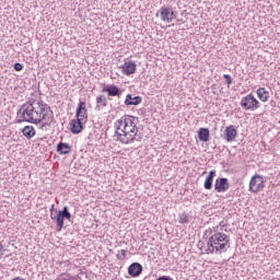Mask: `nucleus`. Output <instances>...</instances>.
Wrapping results in <instances>:
<instances>
[{"mask_svg":"<svg viewBox=\"0 0 280 280\" xmlns=\"http://www.w3.org/2000/svg\"><path fill=\"white\" fill-rule=\"evenodd\" d=\"M178 12H176L171 5L164 4L158 12L156 16H160L164 23H172L176 19Z\"/></svg>","mask_w":280,"mask_h":280,"instance_id":"obj_5","label":"nucleus"},{"mask_svg":"<svg viewBox=\"0 0 280 280\" xmlns=\"http://www.w3.org/2000/svg\"><path fill=\"white\" fill-rule=\"evenodd\" d=\"M143 102V98L141 96H132V94H127L125 100L126 106H139Z\"/></svg>","mask_w":280,"mask_h":280,"instance_id":"obj_15","label":"nucleus"},{"mask_svg":"<svg viewBox=\"0 0 280 280\" xmlns=\"http://www.w3.org/2000/svg\"><path fill=\"white\" fill-rule=\"evenodd\" d=\"M141 272H143V266L139 262H133L128 267V275L130 277H140Z\"/></svg>","mask_w":280,"mask_h":280,"instance_id":"obj_14","label":"nucleus"},{"mask_svg":"<svg viewBox=\"0 0 280 280\" xmlns=\"http://www.w3.org/2000/svg\"><path fill=\"white\" fill-rule=\"evenodd\" d=\"M75 118L85 122L89 121V109H86V102L80 101L75 112Z\"/></svg>","mask_w":280,"mask_h":280,"instance_id":"obj_8","label":"nucleus"},{"mask_svg":"<svg viewBox=\"0 0 280 280\" xmlns=\"http://www.w3.org/2000/svg\"><path fill=\"white\" fill-rule=\"evenodd\" d=\"M223 78L228 85L233 84V79L231 78V74H224Z\"/></svg>","mask_w":280,"mask_h":280,"instance_id":"obj_24","label":"nucleus"},{"mask_svg":"<svg viewBox=\"0 0 280 280\" xmlns=\"http://www.w3.org/2000/svg\"><path fill=\"white\" fill-rule=\"evenodd\" d=\"M46 120L43 125L51 126L54 124V112L49 105L40 101H32L31 103H24L22 107L18 110V124H40V121Z\"/></svg>","mask_w":280,"mask_h":280,"instance_id":"obj_1","label":"nucleus"},{"mask_svg":"<svg viewBox=\"0 0 280 280\" xmlns=\"http://www.w3.org/2000/svg\"><path fill=\"white\" fill-rule=\"evenodd\" d=\"M259 106V101H257L253 94H248L241 100L243 110H257Z\"/></svg>","mask_w":280,"mask_h":280,"instance_id":"obj_6","label":"nucleus"},{"mask_svg":"<svg viewBox=\"0 0 280 280\" xmlns=\"http://www.w3.org/2000/svg\"><path fill=\"white\" fill-rule=\"evenodd\" d=\"M264 177L261 175H254L249 182V191L257 194L258 191L264 190Z\"/></svg>","mask_w":280,"mask_h":280,"instance_id":"obj_7","label":"nucleus"},{"mask_svg":"<svg viewBox=\"0 0 280 280\" xmlns=\"http://www.w3.org/2000/svg\"><path fill=\"white\" fill-rule=\"evenodd\" d=\"M13 69L15 71H21L23 69V65L22 63H19V62H15L14 66H13Z\"/></svg>","mask_w":280,"mask_h":280,"instance_id":"obj_26","label":"nucleus"},{"mask_svg":"<svg viewBox=\"0 0 280 280\" xmlns=\"http://www.w3.org/2000/svg\"><path fill=\"white\" fill-rule=\"evenodd\" d=\"M103 93H107L108 97H121V90L115 84L106 85Z\"/></svg>","mask_w":280,"mask_h":280,"instance_id":"obj_13","label":"nucleus"},{"mask_svg":"<svg viewBox=\"0 0 280 280\" xmlns=\"http://www.w3.org/2000/svg\"><path fill=\"white\" fill-rule=\"evenodd\" d=\"M0 250H1L2 253H5V248H3V245H2V244H0Z\"/></svg>","mask_w":280,"mask_h":280,"instance_id":"obj_28","label":"nucleus"},{"mask_svg":"<svg viewBox=\"0 0 280 280\" xmlns=\"http://www.w3.org/2000/svg\"><path fill=\"white\" fill-rule=\"evenodd\" d=\"M198 132V139L202 141L203 143H207L209 141V137H211V133L209 132L208 128H199Z\"/></svg>","mask_w":280,"mask_h":280,"instance_id":"obj_19","label":"nucleus"},{"mask_svg":"<svg viewBox=\"0 0 280 280\" xmlns=\"http://www.w3.org/2000/svg\"><path fill=\"white\" fill-rule=\"evenodd\" d=\"M257 95L260 102H268V100L270 98V92H268L266 88H259L257 90Z\"/></svg>","mask_w":280,"mask_h":280,"instance_id":"obj_21","label":"nucleus"},{"mask_svg":"<svg viewBox=\"0 0 280 280\" xmlns=\"http://www.w3.org/2000/svg\"><path fill=\"white\" fill-rule=\"evenodd\" d=\"M57 152L59 154H71V145L67 142H59L57 144Z\"/></svg>","mask_w":280,"mask_h":280,"instance_id":"obj_20","label":"nucleus"},{"mask_svg":"<svg viewBox=\"0 0 280 280\" xmlns=\"http://www.w3.org/2000/svg\"><path fill=\"white\" fill-rule=\"evenodd\" d=\"M179 224H189V215L185 212L178 214Z\"/></svg>","mask_w":280,"mask_h":280,"instance_id":"obj_22","label":"nucleus"},{"mask_svg":"<svg viewBox=\"0 0 280 280\" xmlns=\"http://www.w3.org/2000/svg\"><path fill=\"white\" fill-rule=\"evenodd\" d=\"M50 219L57 224V231H62L65 228V220H71V212H69V207L65 206L62 210L56 209V206L50 208Z\"/></svg>","mask_w":280,"mask_h":280,"instance_id":"obj_4","label":"nucleus"},{"mask_svg":"<svg viewBox=\"0 0 280 280\" xmlns=\"http://www.w3.org/2000/svg\"><path fill=\"white\" fill-rule=\"evenodd\" d=\"M57 280H78V276H71V273H61Z\"/></svg>","mask_w":280,"mask_h":280,"instance_id":"obj_23","label":"nucleus"},{"mask_svg":"<svg viewBox=\"0 0 280 280\" xmlns=\"http://www.w3.org/2000/svg\"><path fill=\"white\" fill-rule=\"evenodd\" d=\"M22 135L25 139H33V137H36V129H34V126H25L22 129Z\"/></svg>","mask_w":280,"mask_h":280,"instance_id":"obj_18","label":"nucleus"},{"mask_svg":"<svg viewBox=\"0 0 280 280\" xmlns=\"http://www.w3.org/2000/svg\"><path fill=\"white\" fill-rule=\"evenodd\" d=\"M213 178H215V171H210L203 183L205 189H213Z\"/></svg>","mask_w":280,"mask_h":280,"instance_id":"obj_17","label":"nucleus"},{"mask_svg":"<svg viewBox=\"0 0 280 280\" xmlns=\"http://www.w3.org/2000/svg\"><path fill=\"white\" fill-rule=\"evenodd\" d=\"M132 119H135L132 116H122L115 122V137L117 141H120V143L125 145L143 139V137L139 135V128Z\"/></svg>","mask_w":280,"mask_h":280,"instance_id":"obj_2","label":"nucleus"},{"mask_svg":"<svg viewBox=\"0 0 280 280\" xmlns=\"http://www.w3.org/2000/svg\"><path fill=\"white\" fill-rule=\"evenodd\" d=\"M117 259H126V249H121L120 254L116 255Z\"/></svg>","mask_w":280,"mask_h":280,"instance_id":"obj_25","label":"nucleus"},{"mask_svg":"<svg viewBox=\"0 0 280 280\" xmlns=\"http://www.w3.org/2000/svg\"><path fill=\"white\" fill-rule=\"evenodd\" d=\"M84 124H86V121L80 118L72 119L70 121V131L72 135H80V132L84 130Z\"/></svg>","mask_w":280,"mask_h":280,"instance_id":"obj_11","label":"nucleus"},{"mask_svg":"<svg viewBox=\"0 0 280 280\" xmlns=\"http://www.w3.org/2000/svg\"><path fill=\"white\" fill-rule=\"evenodd\" d=\"M230 188L231 184H229V178L218 177L215 179L214 189L218 194H224V191H229Z\"/></svg>","mask_w":280,"mask_h":280,"instance_id":"obj_9","label":"nucleus"},{"mask_svg":"<svg viewBox=\"0 0 280 280\" xmlns=\"http://www.w3.org/2000/svg\"><path fill=\"white\" fill-rule=\"evenodd\" d=\"M221 137L225 141H228V143H231L235 141V139H237V129L235 128V126L231 125L225 128L224 133Z\"/></svg>","mask_w":280,"mask_h":280,"instance_id":"obj_10","label":"nucleus"},{"mask_svg":"<svg viewBox=\"0 0 280 280\" xmlns=\"http://www.w3.org/2000/svg\"><path fill=\"white\" fill-rule=\"evenodd\" d=\"M120 69L124 75H132V73L137 72V63L132 60H128L120 66Z\"/></svg>","mask_w":280,"mask_h":280,"instance_id":"obj_12","label":"nucleus"},{"mask_svg":"<svg viewBox=\"0 0 280 280\" xmlns=\"http://www.w3.org/2000/svg\"><path fill=\"white\" fill-rule=\"evenodd\" d=\"M207 247L208 253H211V255H222V253H226L231 248V240L225 233L218 232L209 237Z\"/></svg>","mask_w":280,"mask_h":280,"instance_id":"obj_3","label":"nucleus"},{"mask_svg":"<svg viewBox=\"0 0 280 280\" xmlns=\"http://www.w3.org/2000/svg\"><path fill=\"white\" fill-rule=\"evenodd\" d=\"M158 280H174L170 276H162Z\"/></svg>","mask_w":280,"mask_h":280,"instance_id":"obj_27","label":"nucleus"},{"mask_svg":"<svg viewBox=\"0 0 280 280\" xmlns=\"http://www.w3.org/2000/svg\"><path fill=\"white\" fill-rule=\"evenodd\" d=\"M177 23H180V20H177Z\"/></svg>","mask_w":280,"mask_h":280,"instance_id":"obj_29","label":"nucleus"},{"mask_svg":"<svg viewBox=\"0 0 280 280\" xmlns=\"http://www.w3.org/2000/svg\"><path fill=\"white\" fill-rule=\"evenodd\" d=\"M106 106H108V98L106 97V95L101 94L96 96L95 110H102V108H106Z\"/></svg>","mask_w":280,"mask_h":280,"instance_id":"obj_16","label":"nucleus"}]
</instances>
